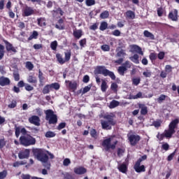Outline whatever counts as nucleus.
<instances>
[{"label":"nucleus","instance_id":"1","mask_svg":"<svg viewBox=\"0 0 179 179\" xmlns=\"http://www.w3.org/2000/svg\"><path fill=\"white\" fill-rule=\"evenodd\" d=\"M33 153L34 156L36 157L37 159L39 160V162L44 163V167H45L48 170H50L51 164L48 162V155L47 154V152L43 151V149L36 148L33 150Z\"/></svg>","mask_w":179,"mask_h":179},{"label":"nucleus","instance_id":"2","mask_svg":"<svg viewBox=\"0 0 179 179\" xmlns=\"http://www.w3.org/2000/svg\"><path fill=\"white\" fill-rule=\"evenodd\" d=\"M103 118L106 120H101L102 129L110 130L112 129V127H114V125L117 124V122L114 120V118L111 115H106Z\"/></svg>","mask_w":179,"mask_h":179},{"label":"nucleus","instance_id":"3","mask_svg":"<svg viewBox=\"0 0 179 179\" xmlns=\"http://www.w3.org/2000/svg\"><path fill=\"white\" fill-rule=\"evenodd\" d=\"M96 75H103V76H109L112 80H115V74L114 72L110 71L105 66H98L95 69Z\"/></svg>","mask_w":179,"mask_h":179},{"label":"nucleus","instance_id":"4","mask_svg":"<svg viewBox=\"0 0 179 179\" xmlns=\"http://www.w3.org/2000/svg\"><path fill=\"white\" fill-rule=\"evenodd\" d=\"M20 143L22 145V146H31L36 145V139L30 134L21 136L20 137Z\"/></svg>","mask_w":179,"mask_h":179},{"label":"nucleus","instance_id":"5","mask_svg":"<svg viewBox=\"0 0 179 179\" xmlns=\"http://www.w3.org/2000/svg\"><path fill=\"white\" fill-rule=\"evenodd\" d=\"M45 120L48 121L50 125H55L58 122V117L57 115L54 114V111L51 109L45 110Z\"/></svg>","mask_w":179,"mask_h":179},{"label":"nucleus","instance_id":"6","mask_svg":"<svg viewBox=\"0 0 179 179\" xmlns=\"http://www.w3.org/2000/svg\"><path fill=\"white\" fill-rule=\"evenodd\" d=\"M111 137H109L102 141L101 146H103L106 152H110V149L114 150L115 149V147L117 146V144L118 143V141L116 140L113 142V144H111Z\"/></svg>","mask_w":179,"mask_h":179},{"label":"nucleus","instance_id":"7","mask_svg":"<svg viewBox=\"0 0 179 179\" xmlns=\"http://www.w3.org/2000/svg\"><path fill=\"white\" fill-rule=\"evenodd\" d=\"M3 42L6 45V50L7 52H10V54H12V55L16 54L17 52V48H15L12 43H10L9 41L3 39Z\"/></svg>","mask_w":179,"mask_h":179},{"label":"nucleus","instance_id":"8","mask_svg":"<svg viewBox=\"0 0 179 179\" xmlns=\"http://www.w3.org/2000/svg\"><path fill=\"white\" fill-rule=\"evenodd\" d=\"M128 141L131 146H136L141 141V136L136 134H131L128 136Z\"/></svg>","mask_w":179,"mask_h":179},{"label":"nucleus","instance_id":"9","mask_svg":"<svg viewBox=\"0 0 179 179\" xmlns=\"http://www.w3.org/2000/svg\"><path fill=\"white\" fill-rule=\"evenodd\" d=\"M168 19L172 22H178V10L173 9L171 10L168 15Z\"/></svg>","mask_w":179,"mask_h":179},{"label":"nucleus","instance_id":"10","mask_svg":"<svg viewBox=\"0 0 179 179\" xmlns=\"http://www.w3.org/2000/svg\"><path fill=\"white\" fill-rule=\"evenodd\" d=\"M18 157L20 159H29V157H30V150L29 149L22 150L18 153Z\"/></svg>","mask_w":179,"mask_h":179},{"label":"nucleus","instance_id":"11","mask_svg":"<svg viewBox=\"0 0 179 179\" xmlns=\"http://www.w3.org/2000/svg\"><path fill=\"white\" fill-rule=\"evenodd\" d=\"M31 15H34V10L33 8L29 6H25L22 10V16L28 17L31 16Z\"/></svg>","mask_w":179,"mask_h":179},{"label":"nucleus","instance_id":"12","mask_svg":"<svg viewBox=\"0 0 179 179\" xmlns=\"http://www.w3.org/2000/svg\"><path fill=\"white\" fill-rule=\"evenodd\" d=\"M134 169L136 173H143L146 171V168L145 167V165H141L139 162H136L134 166Z\"/></svg>","mask_w":179,"mask_h":179},{"label":"nucleus","instance_id":"13","mask_svg":"<svg viewBox=\"0 0 179 179\" xmlns=\"http://www.w3.org/2000/svg\"><path fill=\"white\" fill-rule=\"evenodd\" d=\"M29 122L36 127H40V117L37 115H32L29 118Z\"/></svg>","mask_w":179,"mask_h":179},{"label":"nucleus","instance_id":"14","mask_svg":"<svg viewBox=\"0 0 179 179\" xmlns=\"http://www.w3.org/2000/svg\"><path fill=\"white\" fill-rule=\"evenodd\" d=\"M10 85V79L3 76H0V86L2 87L9 86Z\"/></svg>","mask_w":179,"mask_h":179},{"label":"nucleus","instance_id":"15","mask_svg":"<svg viewBox=\"0 0 179 179\" xmlns=\"http://www.w3.org/2000/svg\"><path fill=\"white\" fill-rule=\"evenodd\" d=\"M130 48L132 52H137L140 55H143V51H142V48L139 47L138 45H131Z\"/></svg>","mask_w":179,"mask_h":179},{"label":"nucleus","instance_id":"16","mask_svg":"<svg viewBox=\"0 0 179 179\" xmlns=\"http://www.w3.org/2000/svg\"><path fill=\"white\" fill-rule=\"evenodd\" d=\"M87 172V170L83 166H79L74 168L75 174H78L79 176H82V174H85Z\"/></svg>","mask_w":179,"mask_h":179},{"label":"nucleus","instance_id":"17","mask_svg":"<svg viewBox=\"0 0 179 179\" xmlns=\"http://www.w3.org/2000/svg\"><path fill=\"white\" fill-rule=\"evenodd\" d=\"M178 124H179V119H175L172 120L169 124V129H171L172 131H176V128L178 127Z\"/></svg>","mask_w":179,"mask_h":179},{"label":"nucleus","instance_id":"18","mask_svg":"<svg viewBox=\"0 0 179 179\" xmlns=\"http://www.w3.org/2000/svg\"><path fill=\"white\" fill-rule=\"evenodd\" d=\"M138 108L141 109V115H146L148 114V106L144 103H138Z\"/></svg>","mask_w":179,"mask_h":179},{"label":"nucleus","instance_id":"19","mask_svg":"<svg viewBox=\"0 0 179 179\" xmlns=\"http://www.w3.org/2000/svg\"><path fill=\"white\" fill-rule=\"evenodd\" d=\"M37 22L39 27H45L47 26V20H45V17L37 18Z\"/></svg>","mask_w":179,"mask_h":179},{"label":"nucleus","instance_id":"20","mask_svg":"<svg viewBox=\"0 0 179 179\" xmlns=\"http://www.w3.org/2000/svg\"><path fill=\"white\" fill-rule=\"evenodd\" d=\"M38 38V31H33L29 37L27 38L28 41H31V40H37Z\"/></svg>","mask_w":179,"mask_h":179},{"label":"nucleus","instance_id":"21","mask_svg":"<svg viewBox=\"0 0 179 179\" xmlns=\"http://www.w3.org/2000/svg\"><path fill=\"white\" fill-rule=\"evenodd\" d=\"M174 134H176V130H171V129L165 130L164 133L165 138H171Z\"/></svg>","mask_w":179,"mask_h":179},{"label":"nucleus","instance_id":"22","mask_svg":"<svg viewBox=\"0 0 179 179\" xmlns=\"http://www.w3.org/2000/svg\"><path fill=\"white\" fill-rule=\"evenodd\" d=\"M69 87L70 90L75 92L78 89V83L76 81H69Z\"/></svg>","mask_w":179,"mask_h":179},{"label":"nucleus","instance_id":"23","mask_svg":"<svg viewBox=\"0 0 179 179\" xmlns=\"http://www.w3.org/2000/svg\"><path fill=\"white\" fill-rule=\"evenodd\" d=\"M118 170L119 171H120V173H127V171H128V166H127V164L123 163L120 164L118 166Z\"/></svg>","mask_w":179,"mask_h":179},{"label":"nucleus","instance_id":"24","mask_svg":"<svg viewBox=\"0 0 179 179\" xmlns=\"http://www.w3.org/2000/svg\"><path fill=\"white\" fill-rule=\"evenodd\" d=\"M125 17L126 19H131V20L135 19V12L132 10H127L125 13Z\"/></svg>","mask_w":179,"mask_h":179},{"label":"nucleus","instance_id":"25","mask_svg":"<svg viewBox=\"0 0 179 179\" xmlns=\"http://www.w3.org/2000/svg\"><path fill=\"white\" fill-rule=\"evenodd\" d=\"M83 35L82 29L74 30L73 32V36L78 40H79Z\"/></svg>","mask_w":179,"mask_h":179},{"label":"nucleus","instance_id":"26","mask_svg":"<svg viewBox=\"0 0 179 179\" xmlns=\"http://www.w3.org/2000/svg\"><path fill=\"white\" fill-rule=\"evenodd\" d=\"M127 71H128V69H127V67H125L124 66H120L117 69V72H118L119 75H120L121 76H124V75H125V72H127Z\"/></svg>","mask_w":179,"mask_h":179},{"label":"nucleus","instance_id":"27","mask_svg":"<svg viewBox=\"0 0 179 179\" xmlns=\"http://www.w3.org/2000/svg\"><path fill=\"white\" fill-rule=\"evenodd\" d=\"M72 55V52L71 50H67L64 52V62H69L71 61V57Z\"/></svg>","mask_w":179,"mask_h":179},{"label":"nucleus","instance_id":"28","mask_svg":"<svg viewBox=\"0 0 179 179\" xmlns=\"http://www.w3.org/2000/svg\"><path fill=\"white\" fill-rule=\"evenodd\" d=\"M27 82L36 86V85H37V78L33 76H29L27 78Z\"/></svg>","mask_w":179,"mask_h":179},{"label":"nucleus","instance_id":"29","mask_svg":"<svg viewBox=\"0 0 179 179\" xmlns=\"http://www.w3.org/2000/svg\"><path fill=\"white\" fill-rule=\"evenodd\" d=\"M38 78L39 79V83H41V85H43L44 83V80H45V77H44V73H43V71H41V69L38 70Z\"/></svg>","mask_w":179,"mask_h":179},{"label":"nucleus","instance_id":"30","mask_svg":"<svg viewBox=\"0 0 179 179\" xmlns=\"http://www.w3.org/2000/svg\"><path fill=\"white\" fill-rule=\"evenodd\" d=\"M144 37L150 38V40H155V35L148 30L143 31Z\"/></svg>","mask_w":179,"mask_h":179},{"label":"nucleus","instance_id":"31","mask_svg":"<svg viewBox=\"0 0 179 179\" xmlns=\"http://www.w3.org/2000/svg\"><path fill=\"white\" fill-rule=\"evenodd\" d=\"M56 59L59 64H60V65H64V64H65V60L64 57H62V55H61L60 53L56 54Z\"/></svg>","mask_w":179,"mask_h":179},{"label":"nucleus","instance_id":"32","mask_svg":"<svg viewBox=\"0 0 179 179\" xmlns=\"http://www.w3.org/2000/svg\"><path fill=\"white\" fill-rule=\"evenodd\" d=\"M169 99V96L164 95V94H161L157 99V102L159 104H162L163 101H166V99Z\"/></svg>","mask_w":179,"mask_h":179},{"label":"nucleus","instance_id":"33","mask_svg":"<svg viewBox=\"0 0 179 179\" xmlns=\"http://www.w3.org/2000/svg\"><path fill=\"white\" fill-rule=\"evenodd\" d=\"M51 90H52L51 88V85L48 84L43 87L42 93L43 94H50V92H51Z\"/></svg>","mask_w":179,"mask_h":179},{"label":"nucleus","instance_id":"34","mask_svg":"<svg viewBox=\"0 0 179 179\" xmlns=\"http://www.w3.org/2000/svg\"><path fill=\"white\" fill-rule=\"evenodd\" d=\"M102 80V83L101 85V90L104 93L107 92V89H108V85H107V82H106V80Z\"/></svg>","mask_w":179,"mask_h":179},{"label":"nucleus","instance_id":"35","mask_svg":"<svg viewBox=\"0 0 179 179\" xmlns=\"http://www.w3.org/2000/svg\"><path fill=\"white\" fill-rule=\"evenodd\" d=\"M129 59L134 64H139V55L134 54L132 57H129Z\"/></svg>","mask_w":179,"mask_h":179},{"label":"nucleus","instance_id":"36","mask_svg":"<svg viewBox=\"0 0 179 179\" xmlns=\"http://www.w3.org/2000/svg\"><path fill=\"white\" fill-rule=\"evenodd\" d=\"M5 57V46L0 43V61Z\"/></svg>","mask_w":179,"mask_h":179},{"label":"nucleus","instance_id":"37","mask_svg":"<svg viewBox=\"0 0 179 179\" xmlns=\"http://www.w3.org/2000/svg\"><path fill=\"white\" fill-rule=\"evenodd\" d=\"M108 27V24L107 23V22H102L99 27V30H101V31H104V30H107Z\"/></svg>","mask_w":179,"mask_h":179},{"label":"nucleus","instance_id":"38","mask_svg":"<svg viewBox=\"0 0 179 179\" xmlns=\"http://www.w3.org/2000/svg\"><path fill=\"white\" fill-rule=\"evenodd\" d=\"M118 106H120V101L113 100L110 101L109 107L110 108H115V107H118Z\"/></svg>","mask_w":179,"mask_h":179},{"label":"nucleus","instance_id":"39","mask_svg":"<svg viewBox=\"0 0 179 179\" xmlns=\"http://www.w3.org/2000/svg\"><path fill=\"white\" fill-rule=\"evenodd\" d=\"M110 90L114 93H117L118 92V85L116 83H112L110 85Z\"/></svg>","mask_w":179,"mask_h":179},{"label":"nucleus","instance_id":"40","mask_svg":"<svg viewBox=\"0 0 179 179\" xmlns=\"http://www.w3.org/2000/svg\"><path fill=\"white\" fill-rule=\"evenodd\" d=\"M131 99L133 100H136L138 99H143V95L141 92H138L136 95L131 96Z\"/></svg>","mask_w":179,"mask_h":179},{"label":"nucleus","instance_id":"41","mask_svg":"<svg viewBox=\"0 0 179 179\" xmlns=\"http://www.w3.org/2000/svg\"><path fill=\"white\" fill-rule=\"evenodd\" d=\"M110 16V13L108 10H105L100 14L101 19H108Z\"/></svg>","mask_w":179,"mask_h":179},{"label":"nucleus","instance_id":"42","mask_svg":"<svg viewBox=\"0 0 179 179\" xmlns=\"http://www.w3.org/2000/svg\"><path fill=\"white\" fill-rule=\"evenodd\" d=\"M151 125L155 128H159V127H162V120H157L156 121H153Z\"/></svg>","mask_w":179,"mask_h":179},{"label":"nucleus","instance_id":"43","mask_svg":"<svg viewBox=\"0 0 179 179\" xmlns=\"http://www.w3.org/2000/svg\"><path fill=\"white\" fill-rule=\"evenodd\" d=\"M58 47V42L57 41H54L50 43V48L53 51H57V48Z\"/></svg>","mask_w":179,"mask_h":179},{"label":"nucleus","instance_id":"44","mask_svg":"<svg viewBox=\"0 0 179 179\" xmlns=\"http://www.w3.org/2000/svg\"><path fill=\"white\" fill-rule=\"evenodd\" d=\"M50 85L52 90V89H55V90H59V87H61V86L59 85V83H54Z\"/></svg>","mask_w":179,"mask_h":179},{"label":"nucleus","instance_id":"45","mask_svg":"<svg viewBox=\"0 0 179 179\" xmlns=\"http://www.w3.org/2000/svg\"><path fill=\"white\" fill-rule=\"evenodd\" d=\"M26 164V162L23 161H17L13 164V167H19L20 166H24Z\"/></svg>","mask_w":179,"mask_h":179},{"label":"nucleus","instance_id":"46","mask_svg":"<svg viewBox=\"0 0 179 179\" xmlns=\"http://www.w3.org/2000/svg\"><path fill=\"white\" fill-rule=\"evenodd\" d=\"M62 176H63V179H75V178L68 172L65 173H62Z\"/></svg>","mask_w":179,"mask_h":179},{"label":"nucleus","instance_id":"47","mask_svg":"<svg viewBox=\"0 0 179 179\" xmlns=\"http://www.w3.org/2000/svg\"><path fill=\"white\" fill-rule=\"evenodd\" d=\"M149 58H150V61H152V62H153V61H156V59H157V54H156L155 52H151L149 55Z\"/></svg>","mask_w":179,"mask_h":179},{"label":"nucleus","instance_id":"48","mask_svg":"<svg viewBox=\"0 0 179 179\" xmlns=\"http://www.w3.org/2000/svg\"><path fill=\"white\" fill-rule=\"evenodd\" d=\"M26 68L29 69V71H33V68H34V65L31 62H26Z\"/></svg>","mask_w":179,"mask_h":179},{"label":"nucleus","instance_id":"49","mask_svg":"<svg viewBox=\"0 0 179 179\" xmlns=\"http://www.w3.org/2000/svg\"><path fill=\"white\" fill-rule=\"evenodd\" d=\"M141 83V78L140 77L136 78H132V85L134 86H138Z\"/></svg>","mask_w":179,"mask_h":179},{"label":"nucleus","instance_id":"50","mask_svg":"<svg viewBox=\"0 0 179 179\" xmlns=\"http://www.w3.org/2000/svg\"><path fill=\"white\" fill-rule=\"evenodd\" d=\"M85 5L87 6H93V5H96V0H85Z\"/></svg>","mask_w":179,"mask_h":179},{"label":"nucleus","instance_id":"51","mask_svg":"<svg viewBox=\"0 0 179 179\" xmlns=\"http://www.w3.org/2000/svg\"><path fill=\"white\" fill-rule=\"evenodd\" d=\"M92 89V85H89L88 86H86L83 88L82 94H86L87 92H90V90Z\"/></svg>","mask_w":179,"mask_h":179},{"label":"nucleus","instance_id":"52","mask_svg":"<svg viewBox=\"0 0 179 179\" xmlns=\"http://www.w3.org/2000/svg\"><path fill=\"white\" fill-rule=\"evenodd\" d=\"M45 138H54L55 134L53 131H49L45 133Z\"/></svg>","mask_w":179,"mask_h":179},{"label":"nucleus","instance_id":"53","mask_svg":"<svg viewBox=\"0 0 179 179\" xmlns=\"http://www.w3.org/2000/svg\"><path fill=\"white\" fill-rule=\"evenodd\" d=\"M125 55H127V53L125 52V50H124L123 49H121L116 54V57H125Z\"/></svg>","mask_w":179,"mask_h":179},{"label":"nucleus","instance_id":"54","mask_svg":"<svg viewBox=\"0 0 179 179\" xmlns=\"http://www.w3.org/2000/svg\"><path fill=\"white\" fill-rule=\"evenodd\" d=\"M66 127V122H61L59 124V125L57 127V129L58 131H61V129H64Z\"/></svg>","mask_w":179,"mask_h":179},{"label":"nucleus","instance_id":"55","mask_svg":"<svg viewBox=\"0 0 179 179\" xmlns=\"http://www.w3.org/2000/svg\"><path fill=\"white\" fill-rule=\"evenodd\" d=\"M6 146V141L5 138H0V149H3Z\"/></svg>","mask_w":179,"mask_h":179},{"label":"nucleus","instance_id":"56","mask_svg":"<svg viewBox=\"0 0 179 179\" xmlns=\"http://www.w3.org/2000/svg\"><path fill=\"white\" fill-rule=\"evenodd\" d=\"M123 66H125L126 69H129L132 66V63L128 60H127L124 64Z\"/></svg>","mask_w":179,"mask_h":179},{"label":"nucleus","instance_id":"57","mask_svg":"<svg viewBox=\"0 0 179 179\" xmlns=\"http://www.w3.org/2000/svg\"><path fill=\"white\" fill-rule=\"evenodd\" d=\"M157 13L159 17H162V16H163V13H164V12L163 11V8L162 7L158 8L157 10Z\"/></svg>","mask_w":179,"mask_h":179},{"label":"nucleus","instance_id":"58","mask_svg":"<svg viewBox=\"0 0 179 179\" xmlns=\"http://www.w3.org/2000/svg\"><path fill=\"white\" fill-rule=\"evenodd\" d=\"M13 76L15 82H19V80H20V74H19V73H13Z\"/></svg>","mask_w":179,"mask_h":179},{"label":"nucleus","instance_id":"59","mask_svg":"<svg viewBox=\"0 0 179 179\" xmlns=\"http://www.w3.org/2000/svg\"><path fill=\"white\" fill-rule=\"evenodd\" d=\"M162 149H163V150H166V152H167V150H169V149H170V145L167 143H164V144H162Z\"/></svg>","mask_w":179,"mask_h":179},{"label":"nucleus","instance_id":"60","mask_svg":"<svg viewBox=\"0 0 179 179\" xmlns=\"http://www.w3.org/2000/svg\"><path fill=\"white\" fill-rule=\"evenodd\" d=\"M101 49L102 50V51H105V52L110 51V45H102L101 46Z\"/></svg>","mask_w":179,"mask_h":179},{"label":"nucleus","instance_id":"61","mask_svg":"<svg viewBox=\"0 0 179 179\" xmlns=\"http://www.w3.org/2000/svg\"><path fill=\"white\" fill-rule=\"evenodd\" d=\"M8 175V172L6 171H3L0 172V179L6 178V176Z\"/></svg>","mask_w":179,"mask_h":179},{"label":"nucleus","instance_id":"62","mask_svg":"<svg viewBox=\"0 0 179 179\" xmlns=\"http://www.w3.org/2000/svg\"><path fill=\"white\" fill-rule=\"evenodd\" d=\"M124 153H125V150L122 149V148H118L117 149V156H118V157H121V156H122V155H124Z\"/></svg>","mask_w":179,"mask_h":179},{"label":"nucleus","instance_id":"63","mask_svg":"<svg viewBox=\"0 0 179 179\" xmlns=\"http://www.w3.org/2000/svg\"><path fill=\"white\" fill-rule=\"evenodd\" d=\"M20 127H15V136L16 138H19L20 135Z\"/></svg>","mask_w":179,"mask_h":179},{"label":"nucleus","instance_id":"64","mask_svg":"<svg viewBox=\"0 0 179 179\" xmlns=\"http://www.w3.org/2000/svg\"><path fill=\"white\" fill-rule=\"evenodd\" d=\"M70 164H71V159H69V158H66L63 161V165L65 166H68V165Z\"/></svg>","mask_w":179,"mask_h":179}]
</instances>
